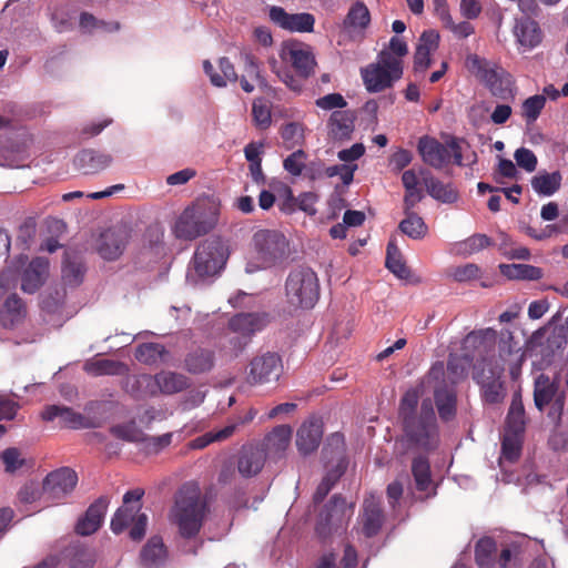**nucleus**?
Wrapping results in <instances>:
<instances>
[{"mask_svg": "<svg viewBox=\"0 0 568 568\" xmlns=\"http://www.w3.org/2000/svg\"><path fill=\"white\" fill-rule=\"evenodd\" d=\"M141 564L145 568H158L166 559V548L160 536L151 537L140 554Z\"/></svg>", "mask_w": 568, "mask_h": 568, "instance_id": "34", "label": "nucleus"}, {"mask_svg": "<svg viewBox=\"0 0 568 568\" xmlns=\"http://www.w3.org/2000/svg\"><path fill=\"white\" fill-rule=\"evenodd\" d=\"M144 489L134 488L123 496V504L111 519V530L119 535L130 528L129 537L133 541H140L145 536L148 516L141 511Z\"/></svg>", "mask_w": 568, "mask_h": 568, "instance_id": "5", "label": "nucleus"}, {"mask_svg": "<svg viewBox=\"0 0 568 568\" xmlns=\"http://www.w3.org/2000/svg\"><path fill=\"white\" fill-rule=\"evenodd\" d=\"M419 397L420 389L417 387L409 388L404 393L398 407V416L402 422L408 419V417L418 416L417 406Z\"/></svg>", "mask_w": 568, "mask_h": 568, "instance_id": "51", "label": "nucleus"}, {"mask_svg": "<svg viewBox=\"0 0 568 568\" xmlns=\"http://www.w3.org/2000/svg\"><path fill=\"white\" fill-rule=\"evenodd\" d=\"M515 34L520 45L526 49L537 47L542 39V32L539 24L529 17L518 21L515 27Z\"/></svg>", "mask_w": 568, "mask_h": 568, "instance_id": "35", "label": "nucleus"}, {"mask_svg": "<svg viewBox=\"0 0 568 568\" xmlns=\"http://www.w3.org/2000/svg\"><path fill=\"white\" fill-rule=\"evenodd\" d=\"M374 64L381 65L383 69H387L395 79H400L403 75L402 59L385 49L378 53L377 61Z\"/></svg>", "mask_w": 568, "mask_h": 568, "instance_id": "55", "label": "nucleus"}, {"mask_svg": "<svg viewBox=\"0 0 568 568\" xmlns=\"http://www.w3.org/2000/svg\"><path fill=\"white\" fill-rule=\"evenodd\" d=\"M109 506V498L101 496L89 506L83 517H81L75 526V531L81 536H90L94 534L102 525L104 515Z\"/></svg>", "mask_w": 568, "mask_h": 568, "instance_id": "21", "label": "nucleus"}, {"mask_svg": "<svg viewBox=\"0 0 568 568\" xmlns=\"http://www.w3.org/2000/svg\"><path fill=\"white\" fill-rule=\"evenodd\" d=\"M292 437L288 425H278L265 437V446L270 452L281 454L286 450Z\"/></svg>", "mask_w": 568, "mask_h": 568, "instance_id": "44", "label": "nucleus"}, {"mask_svg": "<svg viewBox=\"0 0 568 568\" xmlns=\"http://www.w3.org/2000/svg\"><path fill=\"white\" fill-rule=\"evenodd\" d=\"M357 565V551L352 545L347 544L344 548L339 567L336 566V555L334 552H327L318 559L315 568H356Z\"/></svg>", "mask_w": 568, "mask_h": 568, "instance_id": "41", "label": "nucleus"}, {"mask_svg": "<svg viewBox=\"0 0 568 568\" xmlns=\"http://www.w3.org/2000/svg\"><path fill=\"white\" fill-rule=\"evenodd\" d=\"M306 153L303 150H297L290 154L283 162L284 169L294 176L302 174L305 169Z\"/></svg>", "mask_w": 568, "mask_h": 568, "instance_id": "59", "label": "nucleus"}, {"mask_svg": "<svg viewBox=\"0 0 568 568\" xmlns=\"http://www.w3.org/2000/svg\"><path fill=\"white\" fill-rule=\"evenodd\" d=\"M83 369L92 376L123 375L128 373V366L119 361L106 358H92L84 363Z\"/></svg>", "mask_w": 568, "mask_h": 568, "instance_id": "37", "label": "nucleus"}, {"mask_svg": "<svg viewBox=\"0 0 568 568\" xmlns=\"http://www.w3.org/2000/svg\"><path fill=\"white\" fill-rule=\"evenodd\" d=\"M534 402L538 410L550 406L548 416L559 423L564 414L566 394L559 389V384L549 376L540 374L534 385Z\"/></svg>", "mask_w": 568, "mask_h": 568, "instance_id": "9", "label": "nucleus"}, {"mask_svg": "<svg viewBox=\"0 0 568 568\" xmlns=\"http://www.w3.org/2000/svg\"><path fill=\"white\" fill-rule=\"evenodd\" d=\"M85 268L81 262L67 258L62 267V277L65 284L78 286L82 283Z\"/></svg>", "mask_w": 568, "mask_h": 568, "instance_id": "56", "label": "nucleus"}, {"mask_svg": "<svg viewBox=\"0 0 568 568\" xmlns=\"http://www.w3.org/2000/svg\"><path fill=\"white\" fill-rule=\"evenodd\" d=\"M496 336L497 333L494 328L474 331L466 336L465 343L473 345L474 347H486L487 345L495 344Z\"/></svg>", "mask_w": 568, "mask_h": 568, "instance_id": "58", "label": "nucleus"}, {"mask_svg": "<svg viewBox=\"0 0 568 568\" xmlns=\"http://www.w3.org/2000/svg\"><path fill=\"white\" fill-rule=\"evenodd\" d=\"M504 365H490L483 359L474 366L473 377L480 385L486 403L498 404L505 397L504 383L500 381Z\"/></svg>", "mask_w": 568, "mask_h": 568, "instance_id": "11", "label": "nucleus"}, {"mask_svg": "<svg viewBox=\"0 0 568 568\" xmlns=\"http://www.w3.org/2000/svg\"><path fill=\"white\" fill-rule=\"evenodd\" d=\"M420 175L427 193L433 199L446 204L457 202L459 193L453 183L442 182L427 170H422Z\"/></svg>", "mask_w": 568, "mask_h": 568, "instance_id": "27", "label": "nucleus"}, {"mask_svg": "<svg viewBox=\"0 0 568 568\" xmlns=\"http://www.w3.org/2000/svg\"><path fill=\"white\" fill-rule=\"evenodd\" d=\"M283 372L282 358L274 352L255 355L248 363L246 382L251 386L277 382Z\"/></svg>", "mask_w": 568, "mask_h": 568, "instance_id": "12", "label": "nucleus"}, {"mask_svg": "<svg viewBox=\"0 0 568 568\" xmlns=\"http://www.w3.org/2000/svg\"><path fill=\"white\" fill-rule=\"evenodd\" d=\"M287 302L301 308H312L320 297L316 273L310 267H298L288 274L285 283Z\"/></svg>", "mask_w": 568, "mask_h": 568, "instance_id": "6", "label": "nucleus"}, {"mask_svg": "<svg viewBox=\"0 0 568 568\" xmlns=\"http://www.w3.org/2000/svg\"><path fill=\"white\" fill-rule=\"evenodd\" d=\"M546 104V98L540 94L529 97L523 102V116L527 124L534 123L540 115Z\"/></svg>", "mask_w": 568, "mask_h": 568, "instance_id": "54", "label": "nucleus"}, {"mask_svg": "<svg viewBox=\"0 0 568 568\" xmlns=\"http://www.w3.org/2000/svg\"><path fill=\"white\" fill-rule=\"evenodd\" d=\"M404 440L408 448L425 453L435 450L439 443V428L430 398L422 400L418 416L402 422Z\"/></svg>", "mask_w": 568, "mask_h": 568, "instance_id": "4", "label": "nucleus"}, {"mask_svg": "<svg viewBox=\"0 0 568 568\" xmlns=\"http://www.w3.org/2000/svg\"><path fill=\"white\" fill-rule=\"evenodd\" d=\"M227 260V250L220 237L203 241L193 256V266L200 277L215 275Z\"/></svg>", "mask_w": 568, "mask_h": 568, "instance_id": "8", "label": "nucleus"}, {"mask_svg": "<svg viewBox=\"0 0 568 568\" xmlns=\"http://www.w3.org/2000/svg\"><path fill=\"white\" fill-rule=\"evenodd\" d=\"M417 150L423 162L434 169H443L452 159L456 165H463L462 148L455 138L443 144L433 136L424 135L418 140Z\"/></svg>", "mask_w": 568, "mask_h": 568, "instance_id": "7", "label": "nucleus"}, {"mask_svg": "<svg viewBox=\"0 0 568 568\" xmlns=\"http://www.w3.org/2000/svg\"><path fill=\"white\" fill-rule=\"evenodd\" d=\"M412 475L418 491L428 493L427 497L436 494V489L433 487L430 464L426 456L418 455L413 458Z\"/></svg>", "mask_w": 568, "mask_h": 568, "instance_id": "33", "label": "nucleus"}, {"mask_svg": "<svg viewBox=\"0 0 568 568\" xmlns=\"http://www.w3.org/2000/svg\"><path fill=\"white\" fill-rule=\"evenodd\" d=\"M220 216V203L210 196L195 200L176 219L173 232L180 240H194L215 227Z\"/></svg>", "mask_w": 568, "mask_h": 568, "instance_id": "3", "label": "nucleus"}, {"mask_svg": "<svg viewBox=\"0 0 568 568\" xmlns=\"http://www.w3.org/2000/svg\"><path fill=\"white\" fill-rule=\"evenodd\" d=\"M346 500L341 495H333L328 504L318 516L315 531L316 535L325 540L334 531L342 528L345 523Z\"/></svg>", "mask_w": 568, "mask_h": 568, "instance_id": "15", "label": "nucleus"}, {"mask_svg": "<svg viewBox=\"0 0 568 568\" xmlns=\"http://www.w3.org/2000/svg\"><path fill=\"white\" fill-rule=\"evenodd\" d=\"M258 260L266 266L282 262L288 253V242L284 234L273 230H260L253 236Z\"/></svg>", "mask_w": 568, "mask_h": 568, "instance_id": "10", "label": "nucleus"}, {"mask_svg": "<svg viewBox=\"0 0 568 568\" xmlns=\"http://www.w3.org/2000/svg\"><path fill=\"white\" fill-rule=\"evenodd\" d=\"M268 17L274 24L290 32L310 33L315 26V17L312 13H288L278 6L270 8Z\"/></svg>", "mask_w": 568, "mask_h": 568, "instance_id": "16", "label": "nucleus"}, {"mask_svg": "<svg viewBox=\"0 0 568 568\" xmlns=\"http://www.w3.org/2000/svg\"><path fill=\"white\" fill-rule=\"evenodd\" d=\"M357 114L353 110H335L327 121L328 135L333 141H348L355 130Z\"/></svg>", "mask_w": 568, "mask_h": 568, "instance_id": "20", "label": "nucleus"}, {"mask_svg": "<svg viewBox=\"0 0 568 568\" xmlns=\"http://www.w3.org/2000/svg\"><path fill=\"white\" fill-rule=\"evenodd\" d=\"M266 460L263 448L254 445H244L239 452L236 468L244 478H251L261 473Z\"/></svg>", "mask_w": 568, "mask_h": 568, "instance_id": "19", "label": "nucleus"}, {"mask_svg": "<svg viewBox=\"0 0 568 568\" xmlns=\"http://www.w3.org/2000/svg\"><path fill=\"white\" fill-rule=\"evenodd\" d=\"M49 274V262L44 257L33 258L24 270L21 281V290L33 294L45 282Z\"/></svg>", "mask_w": 568, "mask_h": 568, "instance_id": "26", "label": "nucleus"}, {"mask_svg": "<svg viewBox=\"0 0 568 568\" xmlns=\"http://www.w3.org/2000/svg\"><path fill=\"white\" fill-rule=\"evenodd\" d=\"M130 240V230L124 225H115L101 233L98 252L104 260L119 258Z\"/></svg>", "mask_w": 568, "mask_h": 568, "instance_id": "17", "label": "nucleus"}, {"mask_svg": "<svg viewBox=\"0 0 568 568\" xmlns=\"http://www.w3.org/2000/svg\"><path fill=\"white\" fill-rule=\"evenodd\" d=\"M434 400L438 415L443 422L455 418L457 410V396L453 389L446 386L437 387L434 392Z\"/></svg>", "mask_w": 568, "mask_h": 568, "instance_id": "36", "label": "nucleus"}, {"mask_svg": "<svg viewBox=\"0 0 568 568\" xmlns=\"http://www.w3.org/2000/svg\"><path fill=\"white\" fill-rule=\"evenodd\" d=\"M70 558L69 568H92L94 558L92 551L82 545H72L65 550Z\"/></svg>", "mask_w": 568, "mask_h": 568, "instance_id": "50", "label": "nucleus"}, {"mask_svg": "<svg viewBox=\"0 0 568 568\" xmlns=\"http://www.w3.org/2000/svg\"><path fill=\"white\" fill-rule=\"evenodd\" d=\"M371 21V14L367 7L363 2L354 3L345 20L344 24L348 28H366Z\"/></svg>", "mask_w": 568, "mask_h": 568, "instance_id": "52", "label": "nucleus"}, {"mask_svg": "<svg viewBox=\"0 0 568 568\" xmlns=\"http://www.w3.org/2000/svg\"><path fill=\"white\" fill-rule=\"evenodd\" d=\"M560 185L561 174L558 171L541 172L531 179L532 189L540 195L550 196L559 190Z\"/></svg>", "mask_w": 568, "mask_h": 568, "instance_id": "42", "label": "nucleus"}, {"mask_svg": "<svg viewBox=\"0 0 568 568\" xmlns=\"http://www.w3.org/2000/svg\"><path fill=\"white\" fill-rule=\"evenodd\" d=\"M155 393L173 395L187 389L191 385L189 377L181 373L161 371L154 375Z\"/></svg>", "mask_w": 568, "mask_h": 568, "instance_id": "30", "label": "nucleus"}, {"mask_svg": "<svg viewBox=\"0 0 568 568\" xmlns=\"http://www.w3.org/2000/svg\"><path fill=\"white\" fill-rule=\"evenodd\" d=\"M514 158L519 168L527 172H534L537 168V156L527 148H519L515 151Z\"/></svg>", "mask_w": 568, "mask_h": 568, "instance_id": "64", "label": "nucleus"}, {"mask_svg": "<svg viewBox=\"0 0 568 568\" xmlns=\"http://www.w3.org/2000/svg\"><path fill=\"white\" fill-rule=\"evenodd\" d=\"M480 268L477 264L467 263L450 268L449 275L457 282H467L479 276Z\"/></svg>", "mask_w": 568, "mask_h": 568, "instance_id": "62", "label": "nucleus"}, {"mask_svg": "<svg viewBox=\"0 0 568 568\" xmlns=\"http://www.w3.org/2000/svg\"><path fill=\"white\" fill-rule=\"evenodd\" d=\"M526 414L520 394L513 396L510 407L506 417L505 432L525 435Z\"/></svg>", "mask_w": 568, "mask_h": 568, "instance_id": "38", "label": "nucleus"}, {"mask_svg": "<svg viewBox=\"0 0 568 568\" xmlns=\"http://www.w3.org/2000/svg\"><path fill=\"white\" fill-rule=\"evenodd\" d=\"M41 417L45 422H52L55 418H60L61 426L71 429L98 428L102 425V420L100 418L78 413L71 407L62 405L45 406L41 413Z\"/></svg>", "mask_w": 568, "mask_h": 568, "instance_id": "14", "label": "nucleus"}, {"mask_svg": "<svg viewBox=\"0 0 568 568\" xmlns=\"http://www.w3.org/2000/svg\"><path fill=\"white\" fill-rule=\"evenodd\" d=\"M0 458L8 473H14L26 464V460L21 457L20 450L14 447L4 449Z\"/></svg>", "mask_w": 568, "mask_h": 568, "instance_id": "60", "label": "nucleus"}, {"mask_svg": "<svg viewBox=\"0 0 568 568\" xmlns=\"http://www.w3.org/2000/svg\"><path fill=\"white\" fill-rule=\"evenodd\" d=\"M469 365L470 359L467 356H450L447 362V372L454 379H460L467 375Z\"/></svg>", "mask_w": 568, "mask_h": 568, "instance_id": "61", "label": "nucleus"}, {"mask_svg": "<svg viewBox=\"0 0 568 568\" xmlns=\"http://www.w3.org/2000/svg\"><path fill=\"white\" fill-rule=\"evenodd\" d=\"M405 219L400 221L398 229L413 240H422L427 235L428 226L417 213H404Z\"/></svg>", "mask_w": 568, "mask_h": 568, "instance_id": "46", "label": "nucleus"}, {"mask_svg": "<svg viewBox=\"0 0 568 568\" xmlns=\"http://www.w3.org/2000/svg\"><path fill=\"white\" fill-rule=\"evenodd\" d=\"M278 57L268 59L271 71L293 91H301L303 82L315 73L317 62L310 44L296 39L281 43Z\"/></svg>", "mask_w": 568, "mask_h": 568, "instance_id": "1", "label": "nucleus"}, {"mask_svg": "<svg viewBox=\"0 0 568 568\" xmlns=\"http://www.w3.org/2000/svg\"><path fill=\"white\" fill-rule=\"evenodd\" d=\"M169 352L163 344L160 343H142L135 348L134 356L138 362L144 365H155L164 363Z\"/></svg>", "mask_w": 568, "mask_h": 568, "instance_id": "39", "label": "nucleus"}, {"mask_svg": "<svg viewBox=\"0 0 568 568\" xmlns=\"http://www.w3.org/2000/svg\"><path fill=\"white\" fill-rule=\"evenodd\" d=\"M207 511V503L202 497L199 486L185 483L174 496V505L169 517L182 538L192 539L199 535Z\"/></svg>", "mask_w": 568, "mask_h": 568, "instance_id": "2", "label": "nucleus"}, {"mask_svg": "<svg viewBox=\"0 0 568 568\" xmlns=\"http://www.w3.org/2000/svg\"><path fill=\"white\" fill-rule=\"evenodd\" d=\"M77 483V473L69 467L51 471L42 483L44 501L48 505L60 503L75 488Z\"/></svg>", "mask_w": 568, "mask_h": 568, "instance_id": "13", "label": "nucleus"}, {"mask_svg": "<svg viewBox=\"0 0 568 568\" xmlns=\"http://www.w3.org/2000/svg\"><path fill=\"white\" fill-rule=\"evenodd\" d=\"M361 75L366 90L371 93L382 92L392 88L394 82L398 80L387 69H383L374 63L363 68Z\"/></svg>", "mask_w": 568, "mask_h": 568, "instance_id": "28", "label": "nucleus"}, {"mask_svg": "<svg viewBox=\"0 0 568 568\" xmlns=\"http://www.w3.org/2000/svg\"><path fill=\"white\" fill-rule=\"evenodd\" d=\"M250 339L245 336L235 334L224 338L222 349L227 352L231 357H237L247 346Z\"/></svg>", "mask_w": 568, "mask_h": 568, "instance_id": "63", "label": "nucleus"}, {"mask_svg": "<svg viewBox=\"0 0 568 568\" xmlns=\"http://www.w3.org/2000/svg\"><path fill=\"white\" fill-rule=\"evenodd\" d=\"M523 443V434L504 430L501 439V456L510 463L518 460L521 455Z\"/></svg>", "mask_w": 568, "mask_h": 568, "instance_id": "48", "label": "nucleus"}, {"mask_svg": "<svg viewBox=\"0 0 568 568\" xmlns=\"http://www.w3.org/2000/svg\"><path fill=\"white\" fill-rule=\"evenodd\" d=\"M124 390L135 399L156 396L154 375L138 374L126 376L123 383Z\"/></svg>", "mask_w": 568, "mask_h": 568, "instance_id": "32", "label": "nucleus"}, {"mask_svg": "<svg viewBox=\"0 0 568 568\" xmlns=\"http://www.w3.org/2000/svg\"><path fill=\"white\" fill-rule=\"evenodd\" d=\"M499 270L509 280L537 281L544 275L540 267L529 264H500Z\"/></svg>", "mask_w": 568, "mask_h": 568, "instance_id": "40", "label": "nucleus"}, {"mask_svg": "<svg viewBox=\"0 0 568 568\" xmlns=\"http://www.w3.org/2000/svg\"><path fill=\"white\" fill-rule=\"evenodd\" d=\"M113 162L111 154L93 149L81 150L73 160L75 169L84 175L98 174Z\"/></svg>", "mask_w": 568, "mask_h": 568, "instance_id": "18", "label": "nucleus"}, {"mask_svg": "<svg viewBox=\"0 0 568 568\" xmlns=\"http://www.w3.org/2000/svg\"><path fill=\"white\" fill-rule=\"evenodd\" d=\"M27 317V306L17 294L9 295L0 307V325L13 329L21 325Z\"/></svg>", "mask_w": 568, "mask_h": 568, "instance_id": "24", "label": "nucleus"}, {"mask_svg": "<svg viewBox=\"0 0 568 568\" xmlns=\"http://www.w3.org/2000/svg\"><path fill=\"white\" fill-rule=\"evenodd\" d=\"M110 433L116 438L131 443H140L146 439V435L134 423L112 426Z\"/></svg>", "mask_w": 568, "mask_h": 568, "instance_id": "53", "label": "nucleus"}, {"mask_svg": "<svg viewBox=\"0 0 568 568\" xmlns=\"http://www.w3.org/2000/svg\"><path fill=\"white\" fill-rule=\"evenodd\" d=\"M267 324V315L265 313H239L229 322V328L234 333L246 338L263 329Z\"/></svg>", "mask_w": 568, "mask_h": 568, "instance_id": "25", "label": "nucleus"}, {"mask_svg": "<svg viewBox=\"0 0 568 568\" xmlns=\"http://www.w3.org/2000/svg\"><path fill=\"white\" fill-rule=\"evenodd\" d=\"M493 245V241L486 234H474L464 241L454 244V252L458 255L469 256Z\"/></svg>", "mask_w": 568, "mask_h": 568, "instance_id": "45", "label": "nucleus"}, {"mask_svg": "<svg viewBox=\"0 0 568 568\" xmlns=\"http://www.w3.org/2000/svg\"><path fill=\"white\" fill-rule=\"evenodd\" d=\"M465 65L487 88H490L503 78V70L496 63H491L477 54L467 55Z\"/></svg>", "mask_w": 568, "mask_h": 568, "instance_id": "22", "label": "nucleus"}, {"mask_svg": "<svg viewBox=\"0 0 568 568\" xmlns=\"http://www.w3.org/2000/svg\"><path fill=\"white\" fill-rule=\"evenodd\" d=\"M497 550L496 541L490 537L480 538L475 546V561L480 568H491Z\"/></svg>", "mask_w": 568, "mask_h": 568, "instance_id": "47", "label": "nucleus"}, {"mask_svg": "<svg viewBox=\"0 0 568 568\" xmlns=\"http://www.w3.org/2000/svg\"><path fill=\"white\" fill-rule=\"evenodd\" d=\"M79 23L80 27L87 31H91L93 29H103L105 31L112 32L120 29L119 22H105L103 20H98L93 14L88 12L81 13Z\"/></svg>", "mask_w": 568, "mask_h": 568, "instance_id": "57", "label": "nucleus"}, {"mask_svg": "<svg viewBox=\"0 0 568 568\" xmlns=\"http://www.w3.org/2000/svg\"><path fill=\"white\" fill-rule=\"evenodd\" d=\"M256 415L257 410L251 407L245 413L229 418L226 425L220 429V437H224L225 440L232 437L242 427L252 423Z\"/></svg>", "mask_w": 568, "mask_h": 568, "instance_id": "49", "label": "nucleus"}, {"mask_svg": "<svg viewBox=\"0 0 568 568\" xmlns=\"http://www.w3.org/2000/svg\"><path fill=\"white\" fill-rule=\"evenodd\" d=\"M384 520L385 515L381 504L373 498L365 499L362 515L363 534L367 538L376 536L379 532Z\"/></svg>", "mask_w": 568, "mask_h": 568, "instance_id": "31", "label": "nucleus"}, {"mask_svg": "<svg viewBox=\"0 0 568 568\" xmlns=\"http://www.w3.org/2000/svg\"><path fill=\"white\" fill-rule=\"evenodd\" d=\"M385 265L398 278L407 280L410 276V270L403 261L402 254L393 241L387 244Z\"/></svg>", "mask_w": 568, "mask_h": 568, "instance_id": "43", "label": "nucleus"}, {"mask_svg": "<svg viewBox=\"0 0 568 568\" xmlns=\"http://www.w3.org/2000/svg\"><path fill=\"white\" fill-rule=\"evenodd\" d=\"M323 437V425L318 419H310L301 425L296 435V445L301 454L315 452Z\"/></svg>", "mask_w": 568, "mask_h": 568, "instance_id": "23", "label": "nucleus"}, {"mask_svg": "<svg viewBox=\"0 0 568 568\" xmlns=\"http://www.w3.org/2000/svg\"><path fill=\"white\" fill-rule=\"evenodd\" d=\"M215 365L214 351L196 347L191 349L184 357L183 367L192 375L209 373Z\"/></svg>", "mask_w": 568, "mask_h": 568, "instance_id": "29", "label": "nucleus"}]
</instances>
